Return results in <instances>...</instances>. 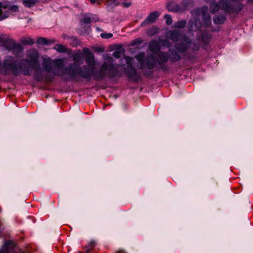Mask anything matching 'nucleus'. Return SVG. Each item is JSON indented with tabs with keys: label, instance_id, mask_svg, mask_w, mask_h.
<instances>
[{
	"label": "nucleus",
	"instance_id": "obj_40",
	"mask_svg": "<svg viewBox=\"0 0 253 253\" xmlns=\"http://www.w3.org/2000/svg\"><path fill=\"white\" fill-rule=\"evenodd\" d=\"M0 253H9L7 250H1Z\"/></svg>",
	"mask_w": 253,
	"mask_h": 253
},
{
	"label": "nucleus",
	"instance_id": "obj_11",
	"mask_svg": "<svg viewBox=\"0 0 253 253\" xmlns=\"http://www.w3.org/2000/svg\"><path fill=\"white\" fill-rule=\"evenodd\" d=\"M6 48L11 51L13 54L17 56L23 51V47L20 44L16 43L13 41H9L6 43Z\"/></svg>",
	"mask_w": 253,
	"mask_h": 253
},
{
	"label": "nucleus",
	"instance_id": "obj_23",
	"mask_svg": "<svg viewBox=\"0 0 253 253\" xmlns=\"http://www.w3.org/2000/svg\"><path fill=\"white\" fill-rule=\"evenodd\" d=\"M187 21L185 20H182L175 22L174 24L173 27L178 29H182L185 27Z\"/></svg>",
	"mask_w": 253,
	"mask_h": 253
},
{
	"label": "nucleus",
	"instance_id": "obj_7",
	"mask_svg": "<svg viewBox=\"0 0 253 253\" xmlns=\"http://www.w3.org/2000/svg\"><path fill=\"white\" fill-rule=\"evenodd\" d=\"M133 60L132 58L126 57V61L127 66L124 68L125 73L127 77L134 82H137L141 80L140 76L137 74L136 70L132 66L131 61Z\"/></svg>",
	"mask_w": 253,
	"mask_h": 253
},
{
	"label": "nucleus",
	"instance_id": "obj_27",
	"mask_svg": "<svg viewBox=\"0 0 253 253\" xmlns=\"http://www.w3.org/2000/svg\"><path fill=\"white\" fill-rule=\"evenodd\" d=\"M36 42L39 44L48 45V41L45 38L40 37L37 39Z\"/></svg>",
	"mask_w": 253,
	"mask_h": 253
},
{
	"label": "nucleus",
	"instance_id": "obj_4",
	"mask_svg": "<svg viewBox=\"0 0 253 253\" xmlns=\"http://www.w3.org/2000/svg\"><path fill=\"white\" fill-rule=\"evenodd\" d=\"M19 11V8L17 5L12 4L9 1H0V21L7 18L10 13Z\"/></svg>",
	"mask_w": 253,
	"mask_h": 253
},
{
	"label": "nucleus",
	"instance_id": "obj_10",
	"mask_svg": "<svg viewBox=\"0 0 253 253\" xmlns=\"http://www.w3.org/2000/svg\"><path fill=\"white\" fill-rule=\"evenodd\" d=\"M184 36H182L181 32L178 30H169L166 33V37L172 41L174 42H177L178 41H179L180 42Z\"/></svg>",
	"mask_w": 253,
	"mask_h": 253
},
{
	"label": "nucleus",
	"instance_id": "obj_33",
	"mask_svg": "<svg viewBox=\"0 0 253 253\" xmlns=\"http://www.w3.org/2000/svg\"><path fill=\"white\" fill-rule=\"evenodd\" d=\"M159 42L164 46H169V42L167 40L161 39V40H159Z\"/></svg>",
	"mask_w": 253,
	"mask_h": 253
},
{
	"label": "nucleus",
	"instance_id": "obj_38",
	"mask_svg": "<svg viewBox=\"0 0 253 253\" xmlns=\"http://www.w3.org/2000/svg\"><path fill=\"white\" fill-rule=\"evenodd\" d=\"M48 44H49L50 43H54L55 42V40H48Z\"/></svg>",
	"mask_w": 253,
	"mask_h": 253
},
{
	"label": "nucleus",
	"instance_id": "obj_18",
	"mask_svg": "<svg viewBox=\"0 0 253 253\" xmlns=\"http://www.w3.org/2000/svg\"><path fill=\"white\" fill-rule=\"evenodd\" d=\"M226 16L223 14L216 15L213 18V22L216 24H223L226 20Z\"/></svg>",
	"mask_w": 253,
	"mask_h": 253
},
{
	"label": "nucleus",
	"instance_id": "obj_21",
	"mask_svg": "<svg viewBox=\"0 0 253 253\" xmlns=\"http://www.w3.org/2000/svg\"><path fill=\"white\" fill-rule=\"evenodd\" d=\"M20 42L24 45H32L34 43V41L30 37H23L21 39Z\"/></svg>",
	"mask_w": 253,
	"mask_h": 253
},
{
	"label": "nucleus",
	"instance_id": "obj_36",
	"mask_svg": "<svg viewBox=\"0 0 253 253\" xmlns=\"http://www.w3.org/2000/svg\"><path fill=\"white\" fill-rule=\"evenodd\" d=\"M143 74H144V75L145 76H147V77L151 76L153 74V71H144V72H143Z\"/></svg>",
	"mask_w": 253,
	"mask_h": 253
},
{
	"label": "nucleus",
	"instance_id": "obj_44",
	"mask_svg": "<svg viewBox=\"0 0 253 253\" xmlns=\"http://www.w3.org/2000/svg\"><path fill=\"white\" fill-rule=\"evenodd\" d=\"M73 39H74L75 40L77 41V39L75 37H73Z\"/></svg>",
	"mask_w": 253,
	"mask_h": 253
},
{
	"label": "nucleus",
	"instance_id": "obj_3",
	"mask_svg": "<svg viewBox=\"0 0 253 253\" xmlns=\"http://www.w3.org/2000/svg\"><path fill=\"white\" fill-rule=\"evenodd\" d=\"M192 45L191 40L186 36L183 37L182 41L179 43H175V49H169L168 51L169 61L173 63L179 61L181 59L180 53L185 52L188 48L193 50H198V46L194 44V47H191Z\"/></svg>",
	"mask_w": 253,
	"mask_h": 253
},
{
	"label": "nucleus",
	"instance_id": "obj_34",
	"mask_svg": "<svg viewBox=\"0 0 253 253\" xmlns=\"http://www.w3.org/2000/svg\"><path fill=\"white\" fill-rule=\"evenodd\" d=\"M142 41L141 40H136L134 41L132 43V45H138L141 44Z\"/></svg>",
	"mask_w": 253,
	"mask_h": 253
},
{
	"label": "nucleus",
	"instance_id": "obj_22",
	"mask_svg": "<svg viewBox=\"0 0 253 253\" xmlns=\"http://www.w3.org/2000/svg\"><path fill=\"white\" fill-rule=\"evenodd\" d=\"M99 19L98 18H91L90 17H88L86 15H85L84 17L81 20V22L84 23V24H90L92 21L94 22H97L98 21Z\"/></svg>",
	"mask_w": 253,
	"mask_h": 253
},
{
	"label": "nucleus",
	"instance_id": "obj_15",
	"mask_svg": "<svg viewBox=\"0 0 253 253\" xmlns=\"http://www.w3.org/2000/svg\"><path fill=\"white\" fill-rule=\"evenodd\" d=\"M53 60L50 58L44 59L43 60L42 66L44 68V70L46 72H50L53 68Z\"/></svg>",
	"mask_w": 253,
	"mask_h": 253
},
{
	"label": "nucleus",
	"instance_id": "obj_16",
	"mask_svg": "<svg viewBox=\"0 0 253 253\" xmlns=\"http://www.w3.org/2000/svg\"><path fill=\"white\" fill-rule=\"evenodd\" d=\"M149 48L150 50L154 53H158L161 50L159 42L156 41H152L150 42Z\"/></svg>",
	"mask_w": 253,
	"mask_h": 253
},
{
	"label": "nucleus",
	"instance_id": "obj_2",
	"mask_svg": "<svg viewBox=\"0 0 253 253\" xmlns=\"http://www.w3.org/2000/svg\"><path fill=\"white\" fill-rule=\"evenodd\" d=\"M85 55V62L87 67L92 70V76L96 81L103 80L106 76L112 79L115 77H121L123 74V66L118 64L108 63L104 62L100 67L99 70L95 72H93L95 66L94 57L93 53L90 51L88 48L85 47L83 49Z\"/></svg>",
	"mask_w": 253,
	"mask_h": 253
},
{
	"label": "nucleus",
	"instance_id": "obj_41",
	"mask_svg": "<svg viewBox=\"0 0 253 253\" xmlns=\"http://www.w3.org/2000/svg\"><path fill=\"white\" fill-rule=\"evenodd\" d=\"M248 2L253 3V0H248Z\"/></svg>",
	"mask_w": 253,
	"mask_h": 253
},
{
	"label": "nucleus",
	"instance_id": "obj_43",
	"mask_svg": "<svg viewBox=\"0 0 253 253\" xmlns=\"http://www.w3.org/2000/svg\"><path fill=\"white\" fill-rule=\"evenodd\" d=\"M116 253H123L121 251H118L116 252Z\"/></svg>",
	"mask_w": 253,
	"mask_h": 253
},
{
	"label": "nucleus",
	"instance_id": "obj_30",
	"mask_svg": "<svg viewBox=\"0 0 253 253\" xmlns=\"http://www.w3.org/2000/svg\"><path fill=\"white\" fill-rule=\"evenodd\" d=\"M159 31V29L157 27H154V28H153L151 29H150L148 31V34L150 35V36H153L155 34H157Z\"/></svg>",
	"mask_w": 253,
	"mask_h": 253
},
{
	"label": "nucleus",
	"instance_id": "obj_32",
	"mask_svg": "<svg viewBox=\"0 0 253 253\" xmlns=\"http://www.w3.org/2000/svg\"><path fill=\"white\" fill-rule=\"evenodd\" d=\"M122 54V51L120 50H117L113 52V55L114 57L116 58H119L121 57Z\"/></svg>",
	"mask_w": 253,
	"mask_h": 253
},
{
	"label": "nucleus",
	"instance_id": "obj_1",
	"mask_svg": "<svg viewBox=\"0 0 253 253\" xmlns=\"http://www.w3.org/2000/svg\"><path fill=\"white\" fill-rule=\"evenodd\" d=\"M82 54L81 52L73 55V63H71L65 67L62 72L54 73V76L60 77L64 82H79L80 78L89 79L92 76V70L89 69L87 66L84 65L80 67L82 63Z\"/></svg>",
	"mask_w": 253,
	"mask_h": 253
},
{
	"label": "nucleus",
	"instance_id": "obj_42",
	"mask_svg": "<svg viewBox=\"0 0 253 253\" xmlns=\"http://www.w3.org/2000/svg\"><path fill=\"white\" fill-rule=\"evenodd\" d=\"M79 253H85V250H84V252L80 251V252H79Z\"/></svg>",
	"mask_w": 253,
	"mask_h": 253
},
{
	"label": "nucleus",
	"instance_id": "obj_29",
	"mask_svg": "<svg viewBox=\"0 0 253 253\" xmlns=\"http://www.w3.org/2000/svg\"><path fill=\"white\" fill-rule=\"evenodd\" d=\"M164 18L166 19V24L168 25H169L172 23V19L171 16L169 14H166L164 16Z\"/></svg>",
	"mask_w": 253,
	"mask_h": 253
},
{
	"label": "nucleus",
	"instance_id": "obj_37",
	"mask_svg": "<svg viewBox=\"0 0 253 253\" xmlns=\"http://www.w3.org/2000/svg\"><path fill=\"white\" fill-rule=\"evenodd\" d=\"M183 1L184 2H187V3L189 4H192L193 3V1L192 0H183Z\"/></svg>",
	"mask_w": 253,
	"mask_h": 253
},
{
	"label": "nucleus",
	"instance_id": "obj_19",
	"mask_svg": "<svg viewBox=\"0 0 253 253\" xmlns=\"http://www.w3.org/2000/svg\"><path fill=\"white\" fill-rule=\"evenodd\" d=\"M53 66L56 70H60L63 68L64 62L62 59H58L53 60Z\"/></svg>",
	"mask_w": 253,
	"mask_h": 253
},
{
	"label": "nucleus",
	"instance_id": "obj_13",
	"mask_svg": "<svg viewBox=\"0 0 253 253\" xmlns=\"http://www.w3.org/2000/svg\"><path fill=\"white\" fill-rule=\"evenodd\" d=\"M160 16L157 11L151 12L148 16L143 21L141 24V27H145L146 25L154 23Z\"/></svg>",
	"mask_w": 253,
	"mask_h": 253
},
{
	"label": "nucleus",
	"instance_id": "obj_28",
	"mask_svg": "<svg viewBox=\"0 0 253 253\" xmlns=\"http://www.w3.org/2000/svg\"><path fill=\"white\" fill-rule=\"evenodd\" d=\"M105 1L108 5H113L115 6H117L120 4L118 0H105Z\"/></svg>",
	"mask_w": 253,
	"mask_h": 253
},
{
	"label": "nucleus",
	"instance_id": "obj_20",
	"mask_svg": "<svg viewBox=\"0 0 253 253\" xmlns=\"http://www.w3.org/2000/svg\"><path fill=\"white\" fill-rule=\"evenodd\" d=\"M39 2V0H22L23 4L28 8L33 7Z\"/></svg>",
	"mask_w": 253,
	"mask_h": 253
},
{
	"label": "nucleus",
	"instance_id": "obj_9",
	"mask_svg": "<svg viewBox=\"0 0 253 253\" xmlns=\"http://www.w3.org/2000/svg\"><path fill=\"white\" fill-rule=\"evenodd\" d=\"M190 4L187 3V2H183L182 6L180 7L177 3L174 1L169 2L167 5V7L169 11L172 12H179V11H183L185 10L188 8Z\"/></svg>",
	"mask_w": 253,
	"mask_h": 253
},
{
	"label": "nucleus",
	"instance_id": "obj_6",
	"mask_svg": "<svg viewBox=\"0 0 253 253\" xmlns=\"http://www.w3.org/2000/svg\"><path fill=\"white\" fill-rule=\"evenodd\" d=\"M208 11V6L198 8L192 11V16H196L197 17L200 15L202 16V23L201 25L205 27L210 26L211 23V16Z\"/></svg>",
	"mask_w": 253,
	"mask_h": 253
},
{
	"label": "nucleus",
	"instance_id": "obj_8",
	"mask_svg": "<svg viewBox=\"0 0 253 253\" xmlns=\"http://www.w3.org/2000/svg\"><path fill=\"white\" fill-rule=\"evenodd\" d=\"M169 60L168 52L160 51L157 54V61L160 66V68L163 71H167L169 70V67L166 63Z\"/></svg>",
	"mask_w": 253,
	"mask_h": 253
},
{
	"label": "nucleus",
	"instance_id": "obj_25",
	"mask_svg": "<svg viewBox=\"0 0 253 253\" xmlns=\"http://www.w3.org/2000/svg\"><path fill=\"white\" fill-rule=\"evenodd\" d=\"M145 53L144 52H141L136 55L135 56V59L141 64H143L144 63L145 61Z\"/></svg>",
	"mask_w": 253,
	"mask_h": 253
},
{
	"label": "nucleus",
	"instance_id": "obj_24",
	"mask_svg": "<svg viewBox=\"0 0 253 253\" xmlns=\"http://www.w3.org/2000/svg\"><path fill=\"white\" fill-rule=\"evenodd\" d=\"M95 245L96 243L94 241L90 242L86 247L84 248V249L85 250V253H90Z\"/></svg>",
	"mask_w": 253,
	"mask_h": 253
},
{
	"label": "nucleus",
	"instance_id": "obj_31",
	"mask_svg": "<svg viewBox=\"0 0 253 253\" xmlns=\"http://www.w3.org/2000/svg\"><path fill=\"white\" fill-rule=\"evenodd\" d=\"M100 37L103 39H109L113 37V34L111 33H102Z\"/></svg>",
	"mask_w": 253,
	"mask_h": 253
},
{
	"label": "nucleus",
	"instance_id": "obj_39",
	"mask_svg": "<svg viewBox=\"0 0 253 253\" xmlns=\"http://www.w3.org/2000/svg\"><path fill=\"white\" fill-rule=\"evenodd\" d=\"M97 50L99 52H103L104 51V49L103 47H99L97 49Z\"/></svg>",
	"mask_w": 253,
	"mask_h": 253
},
{
	"label": "nucleus",
	"instance_id": "obj_5",
	"mask_svg": "<svg viewBox=\"0 0 253 253\" xmlns=\"http://www.w3.org/2000/svg\"><path fill=\"white\" fill-rule=\"evenodd\" d=\"M220 5L221 9L228 13L238 14L243 9L244 4L236 2L231 4L228 0H220Z\"/></svg>",
	"mask_w": 253,
	"mask_h": 253
},
{
	"label": "nucleus",
	"instance_id": "obj_35",
	"mask_svg": "<svg viewBox=\"0 0 253 253\" xmlns=\"http://www.w3.org/2000/svg\"><path fill=\"white\" fill-rule=\"evenodd\" d=\"M131 5V2H123L122 3V5L124 7H128Z\"/></svg>",
	"mask_w": 253,
	"mask_h": 253
},
{
	"label": "nucleus",
	"instance_id": "obj_26",
	"mask_svg": "<svg viewBox=\"0 0 253 253\" xmlns=\"http://www.w3.org/2000/svg\"><path fill=\"white\" fill-rule=\"evenodd\" d=\"M219 5L216 2H213L210 5V11L211 13H215L217 12V11L219 10Z\"/></svg>",
	"mask_w": 253,
	"mask_h": 253
},
{
	"label": "nucleus",
	"instance_id": "obj_17",
	"mask_svg": "<svg viewBox=\"0 0 253 253\" xmlns=\"http://www.w3.org/2000/svg\"><path fill=\"white\" fill-rule=\"evenodd\" d=\"M54 49L60 53H70L71 51L70 49L67 48L65 45L61 44H56L54 47Z\"/></svg>",
	"mask_w": 253,
	"mask_h": 253
},
{
	"label": "nucleus",
	"instance_id": "obj_12",
	"mask_svg": "<svg viewBox=\"0 0 253 253\" xmlns=\"http://www.w3.org/2000/svg\"><path fill=\"white\" fill-rule=\"evenodd\" d=\"M201 27V24L199 17L193 16V18L189 20L188 29L189 31H197L200 29Z\"/></svg>",
	"mask_w": 253,
	"mask_h": 253
},
{
	"label": "nucleus",
	"instance_id": "obj_14",
	"mask_svg": "<svg viewBox=\"0 0 253 253\" xmlns=\"http://www.w3.org/2000/svg\"><path fill=\"white\" fill-rule=\"evenodd\" d=\"M144 65H142L141 69L145 66L147 69L149 70L153 69L156 66V62L154 60L153 57H149L146 58Z\"/></svg>",
	"mask_w": 253,
	"mask_h": 253
}]
</instances>
